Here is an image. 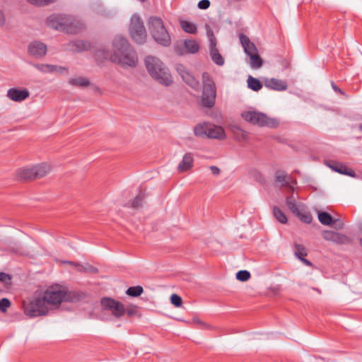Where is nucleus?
I'll return each mask as SVG.
<instances>
[{"mask_svg":"<svg viewBox=\"0 0 362 362\" xmlns=\"http://www.w3.org/2000/svg\"><path fill=\"white\" fill-rule=\"evenodd\" d=\"M112 47L113 54L110 56L112 62L122 66L133 67L136 65V54L126 38L122 36L116 37L113 40Z\"/></svg>","mask_w":362,"mask_h":362,"instance_id":"obj_1","label":"nucleus"},{"mask_svg":"<svg viewBox=\"0 0 362 362\" xmlns=\"http://www.w3.org/2000/svg\"><path fill=\"white\" fill-rule=\"evenodd\" d=\"M146 67L150 76L165 86L173 83V78L168 67L157 57L148 56L145 59Z\"/></svg>","mask_w":362,"mask_h":362,"instance_id":"obj_2","label":"nucleus"},{"mask_svg":"<svg viewBox=\"0 0 362 362\" xmlns=\"http://www.w3.org/2000/svg\"><path fill=\"white\" fill-rule=\"evenodd\" d=\"M148 27L152 37L156 42L165 47H168L171 44L170 36L161 18L149 17Z\"/></svg>","mask_w":362,"mask_h":362,"instance_id":"obj_3","label":"nucleus"},{"mask_svg":"<svg viewBox=\"0 0 362 362\" xmlns=\"http://www.w3.org/2000/svg\"><path fill=\"white\" fill-rule=\"evenodd\" d=\"M50 165L42 163L30 168H21L16 171V177L19 180L27 181L40 179L46 176L50 171Z\"/></svg>","mask_w":362,"mask_h":362,"instance_id":"obj_4","label":"nucleus"},{"mask_svg":"<svg viewBox=\"0 0 362 362\" xmlns=\"http://www.w3.org/2000/svg\"><path fill=\"white\" fill-rule=\"evenodd\" d=\"M203 90L201 104L203 107L211 108L214 107L216 98V88L214 81L209 73L202 74Z\"/></svg>","mask_w":362,"mask_h":362,"instance_id":"obj_5","label":"nucleus"},{"mask_svg":"<svg viewBox=\"0 0 362 362\" xmlns=\"http://www.w3.org/2000/svg\"><path fill=\"white\" fill-rule=\"evenodd\" d=\"M194 133L197 136L210 139H223L226 137L224 129L211 123H201L194 127Z\"/></svg>","mask_w":362,"mask_h":362,"instance_id":"obj_6","label":"nucleus"},{"mask_svg":"<svg viewBox=\"0 0 362 362\" xmlns=\"http://www.w3.org/2000/svg\"><path fill=\"white\" fill-rule=\"evenodd\" d=\"M23 308L26 315L34 317L45 315L48 313V307L43 298H37L33 300L23 302Z\"/></svg>","mask_w":362,"mask_h":362,"instance_id":"obj_7","label":"nucleus"},{"mask_svg":"<svg viewBox=\"0 0 362 362\" xmlns=\"http://www.w3.org/2000/svg\"><path fill=\"white\" fill-rule=\"evenodd\" d=\"M129 30L132 39L135 42L143 44L146 42V30L142 20L138 15L134 14L132 16Z\"/></svg>","mask_w":362,"mask_h":362,"instance_id":"obj_8","label":"nucleus"},{"mask_svg":"<svg viewBox=\"0 0 362 362\" xmlns=\"http://www.w3.org/2000/svg\"><path fill=\"white\" fill-rule=\"evenodd\" d=\"M242 117L245 121L259 127L265 126L274 128L279 124L276 119L268 117L264 113L255 111L244 112L242 113Z\"/></svg>","mask_w":362,"mask_h":362,"instance_id":"obj_9","label":"nucleus"},{"mask_svg":"<svg viewBox=\"0 0 362 362\" xmlns=\"http://www.w3.org/2000/svg\"><path fill=\"white\" fill-rule=\"evenodd\" d=\"M46 304L59 305L64 300V288L56 285L49 287L42 296Z\"/></svg>","mask_w":362,"mask_h":362,"instance_id":"obj_10","label":"nucleus"},{"mask_svg":"<svg viewBox=\"0 0 362 362\" xmlns=\"http://www.w3.org/2000/svg\"><path fill=\"white\" fill-rule=\"evenodd\" d=\"M100 304L105 310L111 312L117 318H120L125 313L124 305L113 298L104 297L100 300Z\"/></svg>","mask_w":362,"mask_h":362,"instance_id":"obj_11","label":"nucleus"},{"mask_svg":"<svg viewBox=\"0 0 362 362\" xmlns=\"http://www.w3.org/2000/svg\"><path fill=\"white\" fill-rule=\"evenodd\" d=\"M175 52L178 55L195 54L199 50V45L194 40H184L174 45Z\"/></svg>","mask_w":362,"mask_h":362,"instance_id":"obj_12","label":"nucleus"},{"mask_svg":"<svg viewBox=\"0 0 362 362\" xmlns=\"http://www.w3.org/2000/svg\"><path fill=\"white\" fill-rule=\"evenodd\" d=\"M206 35L209 41L210 56L211 59L218 66L223 65L225 62L224 59L219 53V51L216 47V38L214 34L213 30L209 28V25L206 26Z\"/></svg>","mask_w":362,"mask_h":362,"instance_id":"obj_13","label":"nucleus"},{"mask_svg":"<svg viewBox=\"0 0 362 362\" xmlns=\"http://www.w3.org/2000/svg\"><path fill=\"white\" fill-rule=\"evenodd\" d=\"M175 69L182 80L192 88L198 90L199 88V81L192 75L185 68V66L181 64H177L175 66Z\"/></svg>","mask_w":362,"mask_h":362,"instance_id":"obj_14","label":"nucleus"},{"mask_svg":"<svg viewBox=\"0 0 362 362\" xmlns=\"http://www.w3.org/2000/svg\"><path fill=\"white\" fill-rule=\"evenodd\" d=\"M47 45L40 41L32 42L28 46V53L33 57L40 59L47 53Z\"/></svg>","mask_w":362,"mask_h":362,"instance_id":"obj_15","label":"nucleus"},{"mask_svg":"<svg viewBox=\"0 0 362 362\" xmlns=\"http://www.w3.org/2000/svg\"><path fill=\"white\" fill-rule=\"evenodd\" d=\"M264 86L269 88L277 91H283L287 89L288 85L285 81L272 78H265L264 80Z\"/></svg>","mask_w":362,"mask_h":362,"instance_id":"obj_16","label":"nucleus"},{"mask_svg":"<svg viewBox=\"0 0 362 362\" xmlns=\"http://www.w3.org/2000/svg\"><path fill=\"white\" fill-rule=\"evenodd\" d=\"M29 95V91L26 89L19 90L12 88L7 91V97L16 102H21L28 98Z\"/></svg>","mask_w":362,"mask_h":362,"instance_id":"obj_17","label":"nucleus"},{"mask_svg":"<svg viewBox=\"0 0 362 362\" xmlns=\"http://www.w3.org/2000/svg\"><path fill=\"white\" fill-rule=\"evenodd\" d=\"M66 21L56 15L49 16L46 21V23L48 27L55 30L64 31Z\"/></svg>","mask_w":362,"mask_h":362,"instance_id":"obj_18","label":"nucleus"},{"mask_svg":"<svg viewBox=\"0 0 362 362\" xmlns=\"http://www.w3.org/2000/svg\"><path fill=\"white\" fill-rule=\"evenodd\" d=\"M240 42L244 48L245 53L250 57L257 53V49L254 43L250 42L249 37L244 34L240 35Z\"/></svg>","mask_w":362,"mask_h":362,"instance_id":"obj_19","label":"nucleus"},{"mask_svg":"<svg viewBox=\"0 0 362 362\" xmlns=\"http://www.w3.org/2000/svg\"><path fill=\"white\" fill-rule=\"evenodd\" d=\"M65 22L64 31L69 33H77L84 28V24L78 20H69L67 19Z\"/></svg>","mask_w":362,"mask_h":362,"instance_id":"obj_20","label":"nucleus"},{"mask_svg":"<svg viewBox=\"0 0 362 362\" xmlns=\"http://www.w3.org/2000/svg\"><path fill=\"white\" fill-rule=\"evenodd\" d=\"M194 158L191 153L185 154L182 160L177 166V170L180 173H183L191 169L193 165Z\"/></svg>","mask_w":362,"mask_h":362,"instance_id":"obj_21","label":"nucleus"},{"mask_svg":"<svg viewBox=\"0 0 362 362\" xmlns=\"http://www.w3.org/2000/svg\"><path fill=\"white\" fill-rule=\"evenodd\" d=\"M328 165L333 170H334L335 172H337L340 174L349 175L351 177L356 176V173L353 170L347 168L345 165H344L342 163H337V162H332V163L329 164Z\"/></svg>","mask_w":362,"mask_h":362,"instance_id":"obj_22","label":"nucleus"},{"mask_svg":"<svg viewBox=\"0 0 362 362\" xmlns=\"http://www.w3.org/2000/svg\"><path fill=\"white\" fill-rule=\"evenodd\" d=\"M286 204L289 210L295 215L298 214V211L303 208V206L298 204L293 195L286 197Z\"/></svg>","mask_w":362,"mask_h":362,"instance_id":"obj_23","label":"nucleus"},{"mask_svg":"<svg viewBox=\"0 0 362 362\" xmlns=\"http://www.w3.org/2000/svg\"><path fill=\"white\" fill-rule=\"evenodd\" d=\"M84 294L76 291H67L64 288V300L67 302H77L83 298Z\"/></svg>","mask_w":362,"mask_h":362,"instance_id":"obj_24","label":"nucleus"},{"mask_svg":"<svg viewBox=\"0 0 362 362\" xmlns=\"http://www.w3.org/2000/svg\"><path fill=\"white\" fill-rule=\"evenodd\" d=\"M33 66L40 71L42 73H52L54 71H57V69L60 70H66V68L64 67H58L57 66L47 64H35Z\"/></svg>","mask_w":362,"mask_h":362,"instance_id":"obj_25","label":"nucleus"},{"mask_svg":"<svg viewBox=\"0 0 362 362\" xmlns=\"http://www.w3.org/2000/svg\"><path fill=\"white\" fill-rule=\"evenodd\" d=\"M69 83L71 86L78 87H86L90 84L88 79L82 76L70 78Z\"/></svg>","mask_w":362,"mask_h":362,"instance_id":"obj_26","label":"nucleus"},{"mask_svg":"<svg viewBox=\"0 0 362 362\" xmlns=\"http://www.w3.org/2000/svg\"><path fill=\"white\" fill-rule=\"evenodd\" d=\"M66 263H68L70 265L75 266L76 267L77 271L78 272H86L90 273H96L98 272V269L95 267L90 264L81 265L79 264H76L74 262H66Z\"/></svg>","mask_w":362,"mask_h":362,"instance_id":"obj_27","label":"nucleus"},{"mask_svg":"<svg viewBox=\"0 0 362 362\" xmlns=\"http://www.w3.org/2000/svg\"><path fill=\"white\" fill-rule=\"evenodd\" d=\"M72 46L75 47L74 50L82 52L90 49V45L88 42L84 40H76L71 42Z\"/></svg>","mask_w":362,"mask_h":362,"instance_id":"obj_28","label":"nucleus"},{"mask_svg":"<svg viewBox=\"0 0 362 362\" xmlns=\"http://www.w3.org/2000/svg\"><path fill=\"white\" fill-rule=\"evenodd\" d=\"M247 86L254 91H258L262 88V84L258 79L250 76L247 78Z\"/></svg>","mask_w":362,"mask_h":362,"instance_id":"obj_29","label":"nucleus"},{"mask_svg":"<svg viewBox=\"0 0 362 362\" xmlns=\"http://www.w3.org/2000/svg\"><path fill=\"white\" fill-rule=\"evenodd\" d=\"M333 243L340 245H349L351 243V239L344 234L337 232Z\"/></svg>","mask_w":362,"mask_h":362,"instance_id":"obj_30","label":"nucleus"},{"mask_svg":"<svg viewBox=\"0 0 362 362\" xmlns=\"http://www.w3.org/2000/svg\"><path fill=\"white\" fill-rule=\"evenodd\" d=\"M293 247L294 254L298 259L306 257L308 255L307 249L303 245L295 243Z\"/></svg>","mask_w":362,"mask_h":362,"instance_id":"obj_31","label":"nucleus"},{"mask_svg":"<svg viewBox=\"0 0 362 362\" xmlns=\"http://www.w3.org/2000/svg\"><path fill=\"white\" fill-rule=\"evenodd\" d=\"M180 25L186 33L194 34L197 31V25L187 21H181Z\"/></svg>","mask_w":362,"mask_h":362,"instance_id":"obj_32","label":"nucleus"},{"mask_svg":"<svg viewBox=\"0 0 362 362\" xmlns=\"http://www.w3.org/2000/svg\"><path fill=\"white\" fill-rule=\"evenodd\" d=\"M318 219L320 222L325 226H329L332 224V217L331 215L324 211L318 213Z\"/></svg>","mask_w":362,"mask_h":362,"instance_id":"obj_33","label":"nucleus"},{"mask_svg":"<svg viewBox=\"0 0 362 362\" xmlns=\"http://www.w3.org/2000/svg\"><path fill=\"white\" fill-rule=\"evenodd\" d=\"M250 65L254 69H259L262 66L263 62L259 55L257 53L255 54L251 55L250 57Z\"/></svg>","mask_w":362,"mask_h":362,"instance_id":"obj_34","label":"nucleus"},{"mask_svg":"<svg viewBox=\"0 0 362 362\" xmlns=\"http://www.w3.org/2000/svg\"><path fill=\"white\" fill-rule=\"evenodd\" d=\"M143 291L144 289L141 286H136L129 287L127 290L126 293L129 296L138 297L143 293Z\"/></svg>","mask_w":362,"mask_h":362,"instance_id":"obj_35","label":"nucleus"},{"mask_svg":"<svg viewBox=\"0 0 362 362\" xmlns=\"http://www.w3.org/2000/svg\"><path fill=\"white\" fill-rule=\"evenodd\" d=\"M296 216L303 222L306 223H310L313 221L312 215L309 212L303 211V208L298 211V214H296Z\"/></svg>","mask_w":362,"mask_h":362,"instance_id":"obj_36","label":"nucleus"},{"mask_svg":"<svg viewBox=\"0 0 362 362\" xmlns=\"http://www.w3.org/2000/svg\"><path fill=\"white\" fill-rule=\"evenodd\" d=\"M144 198V194L142 192H139V194L132 201L131 206L134 209H139L140 207L142 206V202Z\"/></svg>","mask_w":362,"mask_h":362,"instance_id":"obj_37","label":"nucleus"},{"mask_svg":"<svg viewBox=\"0 0 362 362\" xmlns=\"http://www.w3.org/2000/svg\"><path fill=\"white\" fill-rule=\"evenodd\" d=\"M274 215L275 218L281 223H286L287 222V218L283 211L278 207L275 206L273 209Z\"/></svg>","mask_w":362,"mask_h":362,"instance_id":"obj_38","label":"nucleus"},{"mask_svg":"<svg viewBox=\"0 0 362 362\" xmlns=\"http://www.w3.org/2000/svg\"><path fill=\"white\" fill-rule=\"evenodd\" d=\"M251 277L250 273L247 270H240L237 272L236 278L240 281H246Z\"/></svg>","mask_w":362,"mask_h":362,"instance_id":"obj_39","label":"nucleus"},{"mask_svg":"<svg viewBox=\"0 0 362 362\" xmlns=\"http://www.w3.org/2000/svg\"><path fill=\"white\" fill-rule=\"evenodd\" d=\"M31 4L36 6H46L55 2L57 0H27Z\"/></svg>","mask_w":362,"mask_h":362,"instance_id":"obj_40","label":"nucleus"},{"mask_svg":"<svg viewBox=\"0 0 362 362\" xmlns=\"http://www.w3.org/2000/svg\"><path fill=\"white\" fill-rule=\"evenodd\" d=\"M337 232L332 231V230H325L322 233V237L325 240L327 241L333 242L334 240V237Z\"/></svg>","mask_w":362,"mask_h":362,"instance_id":"obj_41","label":"nucleus"},{"mask_svg":"<svg viewBox=\"0 0 362 362\" xmlns=\"http://www.w3.org/2000/svg\"><path fill=\"white\" fill-rule=\"evenodd\" d=\"M170 302L175 307H180L182 305V299L180 296L177 294H173L170 296Z\"/></svg>","mask_w":362,"mask_h":362,"instance_id":"obj_42","label":"nucleus"},{"mask_svg":"<svg viewBox=\"0 0 362 362\" xmlns=\"http://www.w3.org/2000/svg\"><path fill=\"white\" fill-rule=\"evenodd\" d=\"M286 174L284 171L278 170L275 173V180L277 182L283 183L286 182Z\"/></svg>","mask_w":362,"mask_h":362,"instance_id":"obj_43","label":"nucleus"},{"mask_svg":"<svg viewBox=\"0 0 362 362\" xmlns=\"http://www.w3.org/2000/svg\"><path fill=\"white\" fill-rule=\"evenodd\" d=\"M11 305V302L8 299L4 298L0 300V310L5 312L8 307Z\"/></svg>","mask_w":362,"mask_h":362,"instance_id":"obj_44","label":"nucleus"},{"mask_svg":"<svg viewBox=\"0 0 362 362\" xmlns=\"http://www.w3.org/2000/svg\"><path fill=\"white\" fill-rule=\"evenodd\" d=\"M332 223L333 224L334 228L337 230H341L344 228V223L340 219H332Z\"/></svg>","mask_w":362,"mask_h":362,"instance_id":"obj_45","label":"nucleus"},{"mask_svg":"<svg viewBox=\"0 0 362 362\" xmlns=\"http://www.w3.org/2000/svg\"><path fill=\"white\" fill-rule=\"evenodd\" d=\"M11 279V278L8 274L4 272H0V281L8 284L10 283Z\"/></svg>","mask_w":362,"mask_h":362,"instance_id":"obj_46","label":"nucleus"},{"mask_svg":"<svg viewBox=\"0 0 362 362\" xmlns=\"http://www.w3.org/2000/svg\"><path fill=\"white\" fill-rule=\"evenodd\" d=\"M210 6V1L209 0H201L198 3V7L200 9H207Z\"/></svg>","mask_w":362,"mask_h":362,"instance_id":"obj_47","label":"nucleus"},{"mask_svg":"<svg viewBox=\"0 0 362 362\" xmlns=\"http://www.w3.org/2000/svg\"><path fill=\"white\" fill-rule=\"evenodd\" d=\"M11 250L14 253L21 254V255L23 254L22 248L19 245H16L15 247H11Z\"/></svg>","mask_w":362,"mask_h":362,"instance_id":"obj_48","label":"nucleus"},{"mask_svg":"<svg viewBox=\"0 0 362 362\" xmlns=\"http://www.w3.org/2000/svg\"><path fill=\"white\" fill-rule=\"evenodd\" d=\"M331 85L335 92L339 93L343 95H344V92L341 89H340L334 82H332Z\"/></svg>","mask_w":362,"mask_h":362,"instance_id":"obj_49","label":"nucleus"},{"mask_svg":"<svg viewBox=\"0 0 362 362\" xmlns=\"http://www.w3.org/2000/svg\"><path fill=\"white\" fill-rule=\"evenodd\" d=\"M210 170H211V173L214 175H218L220 173V169L216 166H210Z\"/></svg>","mask_w":362,"mask_h":362,"instance_id":"obj_50","label":"nucleus"},{"mask_svg":"<svg viewBox=\"0 0 362 362\" xmlns=\"http://www.w3.org/2000/svg\"><path fill=\"white\" fill-rule=\"evenodd\" d=\"M300 262L306 266L313 267V264L308 259H305V257L299 259Z\"/></svg>","mask_w":362,"mask_h":362,"instance_id":"obj_51","label":"nucleus"},{"mask_svg":"<svg viewBox=\"0 0 362 362\" xmlns=\"http://www.w3.org/2000/svg\"><path fill=\"white\" fill-rule=\"evenodd\" d=\"M135 308H125V313H127L129 316H132L136 313Z\"/></svg>","mask_w":362,"mask_h":362,"instance_id":"obj_52","label":"nucleus"},{"mask_svg":"<svg viewBox=\"0 0 362 362\" xmlns=\"http://www.w3.org/2000/svg\"><path fill=\"white\" fill-rule=\"evenodd\" d=\"M4 22V13L0 11V23L3 24Z\"/></svg>","mask_w":362,"mask_h":362,"instance_id":"obj_53","label":"nucleus"},{"mask_svg":"<svg viewBox=\"0 0 362 362\" xmlns=\"http://www.w3.org/2000/svg\"><path fill=\"white\" fill-rule=\"evenodd\" d=\"M359 243H360V245L362 247V238H360Z\"/></svg>","mask_w":362,"mask_h":362,"instance_id":"obj_54","label":"nucleus"},{"mask_svg":"<svg viewBox=\"0 0 362 362\" xmlns=\"http://www.w3.org/2000/svg\"><path fill=\"white\" fill-rule=\"evenodd\" d=\"M358 129H359L360 131H362V124H360L358 126Z\"/></svg>","mask_w":362,"mask_h":362,"instance_id":"obj_55","label":"nucleus"}]
</instances>
